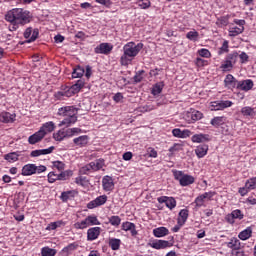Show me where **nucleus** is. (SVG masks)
Instances as JSON below:
<instances>
[{
	"label": "nucleus",
	"instance_id": "obj_19",
	"mask_svg": "<svg viewBox=\"0 0 256 256\" xmlns=\"http://www.w3.org/2000/svg\"><path fill=\"white\" fill-rule=\"evenodd\" d=\"M95 53L100 55H109L113 51V45L109 43H101L95 48Z\"/></svg>",
	"mask_w": 256,
	"mask_h": 256
},
{
	"label": "nucleus",
	"instance_id": "obj_46",
	"mask_svg": "<svg viewBox=\"0 0 256 256\" xmlns=\"http://www.w3.org/2000/svg\"><path fill=\"white\" fill-rule=\"evenodd\" d=\"M75 183L81 187H87V185H89V179H87L85 176H78L75 179Z\"/></svg>",
	"mask_w": 256,
	"mask_h": 256
},
{
	"label": "nucleus",
	"instance_id": "obj_50",
	"mask_svg": "<svg viewBox=\"0 0 256 256\" xmlns=\"http://www.w3.org/2000/svg\"><path fill=\"white\" fill-rule=\"evenodd\" d=\"M53 138L55 141H63V139H66L65 128L60 129L58 132L54 133Z\"/></svg>",
	"mask_w": 256,
	"mask_h": 256
},
{
	"label": "nucleus",
	"instance_id": "obj_20",
	"mask_svg": "<svg viewBox=\"0 0 256 256\" xmlns=\"http://www.w3.org/2000/svg\"><path fill=\"white\" fill-rule=\"evenodd\" d=\"M172 135L178 139H187V137H191V135H193V132L189 129L181 130L180 128H175L172 130Z\"/></svg>",
	"mask_w": 256,
	"mask_h": 256
},
{
	"label": "nucleus",
	"instance_id": "obj_55",
	"mask_svg": "<svg viewBox=\"0 0 256 256\" xmlns=\"http://www.w3.org/2000/svg\"><path fill=\"white\" fill-rule=\"evenodd\" d=\"M53 169H57V171H65V163H63V161H54Z\"/></svg>",
	"mask_w": 256,
	"mask_h": 256
},
{
	"label": "nucleus",
	"instance_id": "obj_28",
	"mask_svg": "<svg viewBox=\"0 0 256 256\" xmlns=\"http://www.w3.org/2000/svg\"><path fill=\"white\" fill-rule=\"evenodd\" d=\"M44 137H45V133H43V131L39 130L36 133L29 136L28 143L30 145H35V144L39 143Z\"/></svg>",
	"mask_w": 256,
	"mask_h": 256
},
{
	"label": "nucleus",
	"instance_id": "obj_43",
	"mask_svg": "<svg viewBox=\"0 0 256 256\" xmlns=\"http://www.w3.org/2000/svg\"><path fill=\"white\" fill-rule=\"evenodd\" d=\"M69 177H73V171L71 170H62L58 174V181H67Z\"/></svg>",
	"mask_w": 256,
	"mask_h": 256
},
{
	"label": "nucleus",
	"instance_id": "obj_30",
	"mask_svg": "<svg viewBox=\"0 0 256 256\" xmlns=\"http://www.w3.org/2000/svg\"><path fill=\"white\" fill-rule=\"evenodd\" d=\"M152 233L154 237H157V238L167 237V235H169V229L165 226H161L153 229Z\"/></svg>",
	"mask_w": 256,
	"mask_h": 256
},
{
	"label": "nucleus",
	"instance_id": "obj_26",
	"mask_svg": "<svg viewBox=\"0 0 256 256\" xmlns=\"http://www.w3.org/2000/svg\"><path fill=\"white\" fill-rule=\"evenodd\" d=\"M192 143H207L211 141V136L209 134H195L191 137Z\"/></svg>",
	"mask_w": 256,
	"mask_h": 256
},
{
	"label": "nucleus",
	"instance_id": "obj_48",
	"mask_svg": "<svg viewBox=\"0 0 256 256\" xmlns=\"http://www.w3.org/2000/svg\"><path fill=\"white\" fill-rule=\"evenodd\" d=\"M186 39H189V41H193L194 43L196 41H199V32H197L196 30L189 31L186 34Z\"/></svg>",
	"mask_w": 256,
	"mask_h": 256
},
{
	"label": "nucleus",
	"instance_id": "obj_53",
	"mask_svg": "<svg viewBox=\"0 0 256 256\" xmlns=\"http://www.w3.org/2000/svg\"><path fill=\"white\" fill-rule=\"evenodd\" d=\"M143 75H145V70H139L136 72L135 76L133 77L134 83H141V81H143Z\"/></svg>",
	"mask_w": 256,
	"mask_h": 256
},
{
	"label": "nucleus",
	"instance_id": "obj_9",
	"mask_svg": "<svg viewBox=\"0 0 256 256\" xmlns=\"http://www.w3.org/2000/svg\"><path fill=\"white\" fill-rule=\"evenodd\" d=\"M229 107H233V101L231 100L212 101L209 105L210 111H225Z\"/></svg>",
	"mask_w": 256,
	"mask_h": 256
},
{
	"label": "nucleus",
	"instance_id": "obj_45",
	"mask_svg": "<svg viewBox=\"0 0 256 256\" xmlns=\"http://www.w3.org/2000/svg\"><path fill=\"white\" fill-rule=\"evenodd\" d=\"M225 53H229V42L228 40H224L221 47L218 49V55H225Z\"/></svg>",
	"mask_w": 256,
	"mask_h": 256
},
{
	"label": "nucleus",
	"instance_id": "obj_64",
	"mask_svg": "<svg viewBox=\"0 0 256 256\" xmlns=\"http://www.w3.org/2000/svg\"><path fill=\"white\" fill-rule=\"evenodd\" d=\"M246 203H248L249 205H256V198L253 197V196H249V197L246 199Z\"/></svg>",
	"mask_w": 256,
	"mask_h": 256
},
{
	"label": "nucleus",
	"instance_id": "obj_3",
	"mask_svg": "<svg viewBox=\"0 0 256 256\" xmlns=\"http://www.w3.org/2000/svg\"><path fill=\"white\" fill-rule=\"evenodd\" d=\"M78 109L75 106H63L58 109L57 115L59 117H64L62 121L58 124V127H71L75 125L77 121Z\"/></svg>",
	"mask_w": 256,
	"mask_h": 256
},
{
	"label": "nucleus",
	"instance_id": "obj_6",
	"mask_svg": "<svg viewBox=\"0 0 256 256\" xmlns=\"http://www.w3.org/2000/svg\"><path fill=\"white\" fill-rule=\"evenodd\" d=\"M174 179L179 181L181 187H189V185H193L195 183V177L183 173V171L173 170L172 171Z\"/></svg>",
	"mask_w": 256,
	"mask_h": 256
},
{
	"label": "nucleus",
	"instance_id": "obj_60",
	"mask_svg": "<svg viewBox=\"0 0 256 256\" xmlns=\"http://www.w3.org/2000/svg\"><path fill=\"white\" fill-rule=\"evenodd\" d=\"M238 57L240 59V63H247L249 61V55L245 52H242L240 55L238 54Z\"/></svg>",
	"mask_w": 256,
	"mask_h": 256
},
{
	"label": "nucleus",
	"instance_id": "obj_52",
	"mask_svg": "<svg viewBox=\"0 0 256 256\" xmlns=\"http://www.w3.org/2000/svg\"><path fill=\"white\" fill-rule=\"evenodd\" d=\"M79 248V244L77 243H71L68 246L63 248V252L64 253H71V251H77V249Z\"/></svg>",
	"mask_w": 256,
	"mask_h": 256
},
{
	"label": "nucleus",
	"instance_id": "obj_41",
	"mask_svg": "<svg viewBox=\"0 0 256 256\" xmlns=\"http://www.w3.org/2000/svg\"><path fill=\"white\" fill-rule=\"evenodd\" d=\"M179 151H183V144H173V146H171L168 150V157H173V155H176V153H179Z\"/></svg>",
	"mask_w": 256,
	"mask_h": 256
},
{
	"label": "nucleus",
	"instance_id": "obj_14",
	"mask_svg": "<svg viewBox=\"0 0 256 256\" xmlns=\"http://www.w3.org/2000/svg\"><path fill=\"white\" fill-rule=\"evenodd\" d=\"M17 121V114L16 113H11L7 111H3L0 113V123H15Z\"/></svg>",
	"mask_w": 256,
	"mask_h": 256
},
{
	"label": "nucleus",
	"instance_id": "obj_22",
	"mask_svg": "<svg viewBox=\"0 0 256 256\" xmlns=\"http://www.w3.org/2000/svg\"><path fill=\"white\" fill-rule=\"evenodd\" d=\"M101 235V227H92L87 230V241H96Z\"/></svg>",
	"mask_w": 256,
	"mask_h": 256
},
{
	"label": "nucleus",
	"instance_id": "obj_15",
	"mask_svg": "<svg viewBox=\"0 0 256 256\" xmlns=\"http://www.w3.org/2000/svg\"><path fill=\"white\" fill-rule=\"evenodd\" d=\"M244 217L245 214H243V211L236 209L226 216V221L227 223H230V225H233L235 223V219H239V221H241Z\"/></svg>",
	"mask_w": 256,
	"mask_h": 256
},
{
	"label": "nucleus",
	"instance_id": "obj_29",
	"mask_svg": "<svg viewBox=\"0 0 256 256\" xmlns=\"http://www.w3.org/2000/svg\"><path fill=\"white\" fill-rule=\"evenodd\" d=\"M225 123H227V117L225 116H215L210 121V125L215 127V129H219V127H221V125H225Z\"/></svg>",
	"mask_w": 256,
	"mask_h": 256
},
{
	"label": "nucleus",
	"instance_id": "obj_5",
	"mask_svg": "<svg viewBox=\"0 0 256 256\" xmlns=\"http://www.w3.org/2000/svg\"><path fill=\"white\" fill-rule=\"evenodd\" d=\"M237 59H239V53L237 51H233L229 54H227L224 58V61L222 62L220 69L222 71H232L233 67L237 63Z\"/></svg>",
	"mask_w": 256,
	"mask_h": 256
},
{
	"label": "nucleus",
	"instance_id": "obj_47",
	"mask_svg": "<svg viewBox=\"0 0 256 256\" xmlns=\"http://www.w3.org/2000/svg\"><path fill=\"white\" fill-rule=\"evenodd\" d=\"M41 255L42 256H55V255H57V250L49 248V247H43L41 249Z\"/></svg>",
	"mask_w": 256,
	"mask_h": 256
},
{
	"label": "nucleus",
	"instance_id": "obj_7",
	"mask_svg": "<svg viewBox=\"0 0 256 256\" xmlns=\"http://www.w3.org/2000/svg\"><path fill=\"white\" fill-rule=\"evenodd\" d=\"M45 171H47V167L40 165L37 166L35 164H26L22 167V172L21 175H23V177H31V175H36L40 174V173H45Z\"/></svg>",
	"mask_w": 256,
	"mask_h": 256
},
{
	"label": "nucleus",
	"instance_id": "obj_61",
	"mask_svg": "<svg viewBox=\"0 0 256 256\" xmlns=\"http://www.w3.org/2000/svg\"><path fill=\"white\" fill-rule=\"evenodd\" d=\"M249 191H251L249 188H247V184H245L244 187L239 188L238 193L241 195V197H245V195H247V193H249Z\"/></svg>",
	"mask_w": 256,
	"mask_h": 256
},
{
	"label": "nucleus",
	"instance_id": "obj_18",
	"mask_svg": "<svg viewBox=\"0 0 256 256\" xmlns=\"http://www.w3.org/2000/svg\"><path fill=\"white\" fill-rule=\"evenodd\" d=\"M203 119V112L199 110H194L186 114L187 123H195V121H201Z\"/></svg>",
	"mask_w": 256,
	"mask_h": 256
},
{
	"label": "nucleus",
	"instance_id": "obj_2",
	"mask_svg": "<svg viewBox=\"0 0 256 256\" xmlns=\"http://www.w3.org/2000/svg\"><path fill=\"white\" fill-rule=\"evenodd\" d=\"M143 49V43L136 44L135 42H128L123 46V55L120 58V64L127 67L134 58H136Z\"/></svg>",
	"mask_w": 256,
	"mask_h": 256
},
{
	"label": "nucleus",
	"instance_id": "obj_37",
	"mask_svg": "<svg viewBox=\"0 0 256 256\" xmlns=\"http://www.w3.org/2000/svg\"><path fill=\"white\" fill-rule=\"evenodd\" d=\"M227 247L229 249H232V251H239L241 249V241H239V239L233 237L228 242Z\"/></svg>",
	"mask_w": 256,
	"mask_h": 256
},
{
	"label": "nucleus",
	"instance_id": "obj_13",
	"mask_svg": "<svg viewBox=\"0 0 256 256\" xmlns=\"http://www.w3.org/2000/svg\"><path fill=\"white\" fill-rule=\"evenodd\" d=\"M157 201L160 204L165 203L166 207L170 209V211H173V209L177 207V200L173 197L161 196L157 198Z\"/></svg>",
	"mask_w": 256,
	"mask_h": 256
},
{
	"label": "nucleus",
	"instance_id": "obj_39",
	"mask_svg": "<svg viewBox=\"0 0 256 256\" xmlns=\"http://www.w3.org/2000/svg\"><path fill=\"white\" fill-rule=\"evenodd\" d=\"M208 151H209V146L206 144L200 145L195 149V153H196L198 159L205 157V155H207Z\"/></svg>",
	"mask_w": 256,
	"mask_h": 256
},
{
	"label": "nucleus",
	"instance_id": "obj_63",
	"mask_svg": "<svg viewBox=\"0 0 256 256\" xmlns=\"http://www.w3.org/2000/svg\"><path fill=\"white\" fill-rule=\"evenodd\" d=\"M69 195H71V192H70V191H68V192H62V193H61V200L64 201V202L69 201Z\"/></svg>",
	"mask_w": 256,
	"mask_h": 256
},
{
	"label": "nucleus",
	"instance_id": "obj_12",
	"mask_svg": "<svg viewBox=\"0 0 256 256\" xmlns=\"http://www.w3.org/2000/svg\"><path fill=\"white\" fill-rule=\"evenodd\" d=\"M213 197H215V192L209 191L205 192L198 197L195 198L194 203L196 207H205V201H213Z\"/></svg>",
	"mask_w": 256,
	"mask_h": 256
},
{
	"label": "nucleus",
	"instance_id": "obj_11",
	"mask_svg": "<svg viewBox=\"0 0 256 256\" xmlns=\"http://www.w3.org/2000/svg\"><path fill=\"white\" fill-rule=\"evenodd\" d=\"M81 91V88L77 86V84L72 85L68 90L66 91H58L55 93L54 97L61 101L63 97H73V95H76V93H79Z\"/></svg>",
	"mask_w": 256,
	"mask_h": 256
},
{
	"label": "nucleus",
	"instance_id": "obj_62",
	"mask_svg": "<svg viewBox=\"0 0 256 256\" xmlns=\"http://www.w3.org/2000/svg\"><path fill=\"white\" fill-rule=\"evenodd\" d=\"M195 64L197 67H205V65H207V61L203 60V58H196Z\"/></svg>",
	"mask_w": 256,
	"mask_h": 256
},
{
	"label": "nucleus",
	"instance_id": "obj_31",
	"mask_svg": "<svg viewBox=\"0 0 256 256\" xmlns=\"http://www.w3.org/2000/svg\"><path fill=\"white\" fill-rule=\"evenodd\" d=\"M251 237H253V228L250 226L238 234V239L241 241H247V239H251Z\"/></svg>",
	"mask_w": 256,
	"mask_h": 256
},
{
	"label": "nucleus",
	"instance_id": "obj_24",
	"mask_svg": "<svg viewBox=\"0 0 256 256\" xmlns=\"http://www.w3.org/2000/svg\"><path fill=\"white\" fill-rule=\"evenodd\" d=\"M149 245L152 247V249H157V250L169 249V247H171V243H169V241L167 240H154Z\"/></svg>",
	"mask_w": 256,
	"mask_h": 256
},
{
	"label": "nucleus",
	"instance_id": "obj_27",
	"mask_svg": "<svg viewBox=\"0 0 256 256\" xmlns=\"http://www.w3.org/2000/svg\"><path fill=\"white\" fill-rule=\"evenodd\" d=\"M102 187L105 191H113L115 189V183L111 176H104L102 179Z\"/></svg>",
	"mask_w": 256,
	"mask_h": 256
},
{
	"label": "nucleus",
	"instance_id": "obj_34",
	"mask_svg": "<svg viewBox=\"0 0 256 256\" xmlns=\"http://www.w3.org/2000/svg\"><path fill=\"white\" fill-rule=\"evenodd\" d=\"M164 87H165V82H163V81L154 84L152 89H151V94L154 97H157V95H161V93L163 92Z\"/></svg>",
	"mask_w": 256,
	"mask_h": 256
},
{
	"label": "nucleus",
	"instance_id": "obj_32",
	"mask_svg": "<svg viewBox=\"0 0 256 256\" xmlns=\"http://www.w3.org/2000/svg\"><path fill=\"white\" fill-rule=\"evenodd\" d=\"M188 219H189V209L180 210L177 218V223H179L180 225H185Z\"/></svg>",
	"mask_w": 256,
	"mask_h": 256
},
{
	"label": "nucleus",
	"instance_id": "obj_21",
	"mask_svg": "<svg viewBox=\"0 0 256 256\" xmlns=\"http://www.w3.org/2000/svg\"><path fill=\"white\" fill-rule=\"evenodd\" d=\"M254 83H253V80L251 79H246V80H241V81H238V85L236 87V89H240V91H251V89H253L254 87Z\"/></svg>",
	"mask_w": 256,
	"mask_h": 256
},
{
	"label": "nucleus",
	"instance_id": "obj_25",
	"mask_svg": "<svg viewBox=\"0 0 256 256\" xmlns=\"http://www.w3.org/2000/svg\"><path fill=\"white\" fill-rule=\"evenodd\" d=\"M122 231H130L132 237H137L139 232H137V227L135 226V223L126 221L122 223Z\"/></svg>",
	"mask_w": 256,
	"mask_h": 256
},
{
	"label": "nucleus",
	"instance_id": "obj_58",
	"mask_svg": "<svg viewBox=\"0 0 256 256\" xmlns=\"http://www.w3.org/2000/svg\"><path fill=\"white\" fill-rule=\"evenodd\" d=\"M48 183H55V181H59V174L55 172H50L48 175Z\"/></svg>",
	"mask_w": 256,
	"mask_h": 256
},
{
	"label": "nucleus",
	"instance_id": "obj_44",
	"mask_svg": "<svg viewBox=\"0 0 256 256\" xmlns=\"http://www.w3.org/2000/svg\"><path fill=\"white\" fill-rule=\"evenodd\" d=\"M241 113L244 117H255V110L249 106L243 107Z\"/></svg>",
	"mask_w": 256,
	"mask_h": 256
},
{
	"label": "nucleus",
	"instance_id": "obj_59",
	"mask_svg": "<svg viewBox=\"0 0 256 256\" xmlns=\"http://www.w3.org/2000/svg\"><path fill=\"white\" fill-rule=\"evenodd\" d=\"M138 5L141 7V9H149V7H151V1L141 0L138 2Z\"/></svg>",
	"mask_w": 256,
	"mask_h": 256
},
{
	"label": "nucleus",
	"instance_id": "obj_56",
	"mask_svg": "<svg viewBox=\"0 0 256 256\" xmlns=\"http://www.w3.org/2000/svg\"><path fill=\"white\" fill-rule=\"evenodd\" d=\"M198 55H200V57H204L205 59H209L211 57V52L209 49L202 48L198 50Z\"/></svg>",
	"mask_w": 256,
	"mask_h": 256
},
{
	"label": "nucleus",
	"instance_id": "obj_57",
	"mask_svg": "<svg viewBox=\"0 0 256 256\" xmlns=\"http://www.w3.org/2000/svg\"><path fill=\"white\" fill-rule=\"evenodd\" d=\"M229 19H231V15L222 16L218 19L220 25L223 27H227L229 25Z\"/></svg>",
	"mask_w": 256,
	"mask_h": 256
},
{
	"label": "nucleus",
	"instance_id": "obj_36",
	"mask_svg": "<svg viewBox=\"0 0 256 256\" xmlns=\"http://www.w3.org/2000/svg\"><path fill=\"white\" fill-rule=\"evenodd\" d=\"M73 143L77 145V147H85L87 143H89V136L82 135L73 139Z\"/></svg>",
	"mask_w": 256,
	"mask_h": 256
},
{
	"label": "nucleus",
	"instance_id": "obj_33",
	"mask_svg": "<svg viewBox=\"0 0 256 256\" xmlns=\"http://www.w3.org/2000/svg\"><path fill=\"white\" fill-rule=\"evenodd\" d=\"M55 128H56L55 123L53 121H49L44 123L42 127H40V131L44 133V137H45V135H47L48 133H53V130Z\"/></svg>",
	"mask_w": 256,
	"mask_h": 256
},
{
	"label": "nucleus",
	"instance_id": "obj_1",
	"mask_svg": "<svg viewBox=\"0 0 256 256\" xmlns=\"http://www.w3.org/2000/svg\"><path fill=\"white\" fill-rule=\"evenodd\" d=\"M4 19L7 23H10L9 31H17L19 27L31 23V12L23 8H13L6 12Z\"/></svg>",
	"mask_w": 256,
	"mask_h": 256
},
{
	"label": "nucleus",
	"instance_id": "obj_49",
	"mask_svg": "<svg viewBox=\"0 0 256 256\" xmlns=\"http://www.w3.org/2000/svg\"><path fill=\"white\" fill-rule=\"evenodd\" d=\"M245 185L247 189H250V191H255L256 189V177L249 178L246 180Z\"/></svg>",
	"mask_w": 256,
	"mask_h": 256
},
{
	"label": "nucleus",
	"instance_id": "obj_17",
	"mask_svg": "<svg viewBox=\"0 0 256 256\" xmlns=\"http://www.w3.org/2000/svg\"><path fill=\"white\" fill-rule=\"evenodd\" d=\"M39 37V30L33 28H27L24 32V38L27 39V43H33Z\"/></svg>",
	"mask_w": 256,
	"mask_h": 256
},
{
	"label": "nucleus",
	"instance_id": "obj_10",
	"mask_svg": "<svg viewBox=\"0 0 256 256\" xmlns=\"http://www.w3.org/2000/svg\"><path fill=\"white\" fill-rule=\"evenodd\" d=\"M100 169H103V161L90 162L89 164L80 168V173L82 175H89V173L99 171Z\"/></svg>",
	"mask_w": 256,
	"mask_h": 256
},
{
	"label": "nucleus",
	"instance_id": "obj_8",
	"mask_svg": "<svg viewBox=\"0 0 256 256\" xmlns=\"http://www.w3.org/2000/svg\"><path fill=\"white\" fill-rule=\"evenodd\" d=\"M233 23L237 26H230L228 29V35L229 37H237L238 35H241L243 31H245V20L243 19H234Z\"/></svg>",
	"mask_w": 256,
	"mask_h": 256
},
{
	"label": "nucleus",
	"instance_id": "obj_16",
	"mask_svg": "<svg viewBox=\"0 0 256 256\" xmlns=\"http://www.w3.org/2000/svg\"><path fill=\"white\" fill-rule=\"evenodd\" d=\"M107 203V195L98 196L96 199L90 201L87 204L88 209H95L97 207H101V205H105Z\"/></svg>",
	"mask_w": 256,
	"mask_h": 256
},
{
	"label": "nucleus",
	"instance_id": "obj_51",
	"mask_svg": "<svg viewBox=\"0 0 256 256\" xmlns=\"http://www.w3.org/2000/svg\"><path fill=\"white\" fill-rule=\"evenodd\" d=\"M109 223L112 227H119L121 225V217L119 216H111L109 218Z\"/></svg>",
	"mask_w": 256,
	"mask_h": 256
},
{
	"label": "nucleus",
	"instance_id": "obj_38",
	"mask_svg": "<svg viewBox=\"0 0 256 256\" xmlns=\"http://www.w3.org/2000/svg\"><path fill=\"white\" fill-rule=\"evenodd\" d=\"M108 245L112 249V251H119V249H121V239L109 238Z\"/></svg>",
	"mask_w": 256,
	"mask_h": 256
},
{
	"label": "nucleus",
	"instance_id": "obj_23",
	"mask_svg": "<svg viewBox=\"0 0 256 256\" xmlns=\"http://www.w3.org/2000/svg\"><path fill=\"white\" fill-rule=\"evenodd\" d=\"M238 83H239V80H236L235 76L232 74L226 75L224 79V85L228 89H235V88L237 89Z\"/></svg>",
	"mask_w": 256,
	"mask_h": 256
},
{
	"label": "nucleus",
	"instance_id": "obj_42",
	"mask_svg": "<svg viewBox=\"0 0 256 256\" xmlns=\"http://www.w3.org/2000/svg\"><path fill=\"white\" fill-rule=\"evenodd\" d=\"M83 75H85V68H83L81 66H76L73 69V72H72L73 79H81V77H83Z\"/></svg>",
	"mask_w": 256,
	"mask_h": 256
},
{
	"label": "nucleus",
	"instance_id": "obj_4",
	"mask_svg": "<svg viewBox=\"0 0 256 256\" xmlns=\"http://www.w3.org/2000/svg\"><path fill=\"white\" fill-rule=\"evenodd\" d=\"M94 225H101V221L97 218V215H88L84 220L74 223V229L83 230Z\"/></svg>",
	"mask_w": 256,
	"mask_h": 256
},
{
	"label": "nucleus",
	"instance_id": "obj_40",
	"mask_svg": "<svg viewBox=\"0 0 256 256\" xmlns=\"http://www.w3.org/2000/svg\"><path fill=\"white\" fill-rule=\"evenodd\" d=\"M64 133H65L66 139H69L70 137H75V135H79V133H82V130L81 128H77V127L68 128V129L64 128Z\"/></svg>",
	"mask_w": 256,
	"mask_h": 256
},
{
	"label": "nucleus",
	"instance_id": "obj_54",
	"mask_svg": "<svg viewBox=\"0 0 256 256\" xmlns=\"http://www.w3.org/2000/svg\"><path fill=\"white\" fill-rule=\"evenodd\" d=\"M4 158L6 159V161H19V155L15 152L6 154Z\"/></svg>",
	"mask_w": 256,
	"mask_h": 256
},
{
	"label": "nucleus",
	"instance_id": "obj_35",
	"mask_svg": "<svg viewBox=\"0 0 256 256\" xmlns=\"http://www.w3.org/2000/svg\"><path fill=\"white\" fill-rule=\"evenodd\" d=\"M55 147L51 146L47 149H41V150H33L31 152V157H39L41 155H49V153H53Z\"/></svg>",
	"mask_w": 256,
	"mask_h": 256
}]
</instances>
